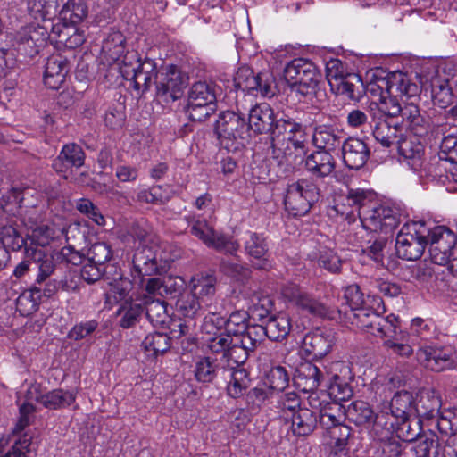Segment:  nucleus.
<instances>
[{
	"label": "nucleus",
	"instance_id": "obj_1",
	"mask_svg": "<svg viewBox=\"0 0 457 457\" xmlns=\"http://www.w3.org/2000/svg\"><path fill=\"white\" fill-rule=\"evenodd\" d=\"M422 60L411 54H402V95L407 101L402 106V127L413 134L414 138L402 137V163L415 172L423 166L424 148L419 140L427 132L426 120L421 115L418 103L422 87Z\"/></svg>",
	"mask_w": 457,
	"mask_h": 457
},
{
	"label": "nucleus",
	"instance_id": "obj_2",
	"mask_svg": "<svg viewBox=\"0 0 457 457\" xmlns=\"http://www.w3.org/2000/svg\"><path fill=\"white\" fill-rule=\"evenodd\" d=\"M368 89L372 93L380 91L379 105L375 104V106L385 117L383 122L375 125L372 134L383 146L395 145L400 154V71L389 72L386 76L374 74V80L369 84Z\"/></svg>",
	"mask_w": 457,
	"mask_h": 457
},
{
	"label": "nucleus",
	"instance_id": "obj_3",
	"mask_svg": "<svg viewBox=\"0 0 457 457\" xmlns=\"http://www.w3.org/2000/svg\"><path fill=\"white\" fill-rule=\"evenodd\" d=\"M372 195L363 189H349L346 203L358 208V216L364 228L380 230L385 234L393 232L398 226L397 209L387 204L372 203Z\"/></svg>",
	"mask_w": 457,
	"mask_h": 457
},
{
	"label": "nucleus",
	"instance_id": "obj_4",
	"mask_svg": "<svg viewBox=\"0 0 457 457\" xmlns=\"http://www.w3.org/2000/svg\"><path fill=\"white\" fill-rule=\"evenodd\" d=\"M184 287L180 277H163L149 278L145 284V292L141 298L148 320L155 327L164 326L170 320L167 312L166 297L179 295Z\"/></svg>",
	"mask_w": 457,
	"mask_h": 457
},
{
	"label": "nucleus",
	"instance_id": "obj_5",
	"mask_svg": "<svg viewBox=\"0 0 457 457\" xmlns=\"http://www.w3.org/2000/svg\"><path fill=\"white\" fill-rule=\"evenodd\" d=\"M119 70L123 79L129 82V87H132L139 96L150 88L158 73L153 59H141L138 53L133 50L126 52L119 63Z\"/></svg>",
	"mask_w": 457,
	"mask_h": 457
},
{
	"label": "nucleus",
	"instance_id": "obj_6",
	"mask_svg": "<svg viewBox=\"0 0 457 457\" xmlns=\"http://www.w3.org/2000/svg\"><path fill=\"white\" fill-rule=\"evenodd\" d=\"M216 85L212 81L195 82L187 92L185 107L188 119L202 122L213 114L217 108Z\"/></svg>",
	"mask_w": 457,
	"mask_h": 457
},
{
	"label": "nucleus",
	"instance_id": "obj_7",
	"mask_svg": "<svg viewBox=\"0 0 457 457\" xmlns=\"http://www.w3.org/2000/svg\"><path fill=\"white\" fill-rule=\"evenodd\" d=\"M320 197L313 178H302L288 184L284 198L286 210L293 216H303Z\"/></svg>",
	"mask_w": 457,
	"mask_h": 457
},
{
	"label": "nucleus",
	"instance_id": "obj_8",
	"mask_svg": "<svg viewBox=\"0 0 457 457\" xmlns=\"http://www.w3.org/2000/svg\"><path fill=\"white\" fill-rule=\"evenodd\" d=\"M284 78L293 91L307 96L316 92L321 75L312 62L298 58L285 67Z\"/></svg>",
	"mask_w": 457,
	"mask_h": 457
},
{
	"label": "nucleus",
	"instance_id": "obj_9",
	"mask_svg": "<svg viewBox=\"0 0 457 457\" xmlns=\"http://www.w3.org/2000/svg\"><path fill=\"white\" fill-rule=\"evenodd\" d=\"M215 132L222 147L235 151L249 137L248 127L241 114L227 111L220 113L215 123Z\"/></svg>",
	"mask_w": 457,
	"mask_h": 457
},
{
	"label": "nucleus",
	"instance_id": "obj_10",
	"mask_svg": "<svg viewBox=\"0 0 457 457\" xmlns=\"http://www.w3.org/2000/svg\"><path fill=\"white\" fill-rule=\"evenodd\" d=\"M441 405V398L435 390L422 389L415 395L411 392L402 390V407L404 408V413L418 418L420 422L436 418Z\"/></svg>",
	"mask_w": 457,
	"mask_h": 457
},
{
	"label": "nucleus",
	"instance_id": "obj_11",
	"mask_svg": "<svg viewBox=\"0 0 457 457\" xmlns=\"http://www.w3.org/2000/svg\"><path fill=\"white\" fill-rule=\"evenodd\" d=\"M189 233L199 239L206 246L219 252L234 254L239 249V244L232 237L217 232L204 219L186 217Z\"/></svg>",
	"mask_w": 457,
	"mask_h": 457
},
{
	"label": "nucleus",
	"instance_id": "obj_12",
	"mask_svg": "<svg viewBox=\"0 0 457 457\" xmlns=\"http://www.w3.org/2000/svg\"><path fill=\"white\" fill-rule=\"evenodd\" d=\"M428 228L423 220H408L402 226V259L418 260L428 245Z\"/></svg>",
	"mask_w": 457,
	"mask_h": 457
},
{
	"label": "nucleus",
	"instance_id": "obj_13",
	"mask_svg": "<svg viewBox=\"0 0 457 457\" xmlns=\"http://www.w3.org/2000/svg\"><path fill=\"white\" fill-rule=\"evenodd\" d=\"M456 239L455 234L445 226L428 228V252L431 262L445 265L451 259L453 260Z\"/></svg>",
	"mask_w": 457,
	"mask_h": 457
},
{
	"label": "nucleus",
	"instance_id": "obj_14",
	"mask_svg": "<svg viewBox=\"0 0 457 457\" xmlns=\"http://www.w3.org/2000/svg\"><path fill=\"white\" fill-rule=\"evenodd\" d=\"M159 244L152 242L151 245L142 244L135 249L131 260L130 274L132 278L142 284L144 278L153 276L160 270Z\"/></svg>",
	"mask_w": 457,
	"mask_h": 457
},
{
	"label": "nucleus",
	"instance_id": "obj_15",
	"mask_svg": "<svg viewBox=\"0 0 457 457\" xmlns=\"http://www.w3.org/2000/svg\"><path fill=\"white\" fill-rule=\"evenodd\" d=\"M281 294L285 301L299 312L321 318L328 315V308L323 303L295 284L284 286Z\"/></svg>",
	"mask_w": 457,
	"mask_h": 457
},
{
	"label": "nucleus",
	"instance_id": "obj_16",
	"mask_svg": "<svg viewBox=\"0 0 457 457\" xmlns=\"http://www.w3.org/2000/svg\"><path fill=\"white\" fill-rule=\"evenodd\" d=\"M234 85L237 89L253 95L260 94L264 97H271L275 94L269 76L264 73L255 75L247 66L238 68L234 77Z\"/></svg>",
	"mask_w": 457,
	"mask_h": 457
},
{
	"label": "nucleus",
	"instance_id": "obj_17",
	"mask_svg": "<svg viewBox=\"0 0 457 457\" xmlns=\"http://www.w3.org/2000/svg\"><path fill=\"white\" fill-rule=\"evenodd\" d=\"M29 401H36L49 410H58L70 406L75 402L76 395L72 392L58 388L46 394L41 392L40 385L33 384L27 390Z\"/></svg>",
	"mask_w": 457,
	"mask_h": 457
},
{
	"label": "nucleus",
	"instance_id": "obj_18",
	"mask_svg": "<svg viewBox=\"0 0 457 457\" xmlns=\"http://www.w3.org/2000/svg\"><path fill=\"white\" fill-rule=\"evenodd\" d=\"M86 154L82 147L75 143L65 144L59 154L53 160V170L67 178V174L73 168L79 169L85 163Z\"/></svg>",
	"mask_w": 457,
	"mask_h": 457
},
{
	"label": "nucleus",
	"instance_id": "obj_19",
	"mask_svg": "<svg viewBox=\"0 0 457 457\" xmlns=\"http://www.w3.org/2000/svg\"><path fill=\"white\" fill-rule=\"evenodd\" d=\"M155 83L156 95L165 103L180 98L186 87L185 79L175 67L170 68L165 74H162L160 80Z\"/></svg>",
	"mask_w": 457,
	"mask_h": 457
},
{
	"label": "nucleus",
	"instance_id": "obj_20",
	"mask_svg": "<svg viewBox=\"0 0 457 457\" xmlns=\"http://www.w3.org/2000/svg\"><path fill=\"white\" fill-rule=\"evenodd\" d=\"M47 31L44 27L29 26L22 29L17 37V50L23 55L33 57L46 43Z\"/></svg>",
	"mask_w": 457,
	"mask_h": 457
},
{
	"label": "nucleus",
	"instance_id": "obj_21",
	"mask_svg": "<svg viewBox=\"0 0 457 457\" xmlns=\"http://www.w3.org/2000/svg\"><path fill=\"white\" fill-rule=\"evenodd\" d=\"M341 147L343 162L350 170L362 168L370 158L368 145L357 137H348L344 140Z\"/></svg>",
	"mask_w": 457,
	"mask_h": 457
},
{
	"label": "nucleus",
	"instance_id": "obj_22",
	"mask_svg": "<svg viewBox=\"0 0 457 457\" xmlns=\"http://www.w3.org/2000/svg\"><path fill=\"white\" fill-rule=\"evenodd\" d=\"M337 162L332 153L316 149L304 159V168L313 177L325 179L336 169Z\"/></svg>",
	"mask_w": 457,
	"mask_h": 457
},
{
	"label": "nucleus",
	"instance_id": "obj_23",
	"mask_svg": "<svg viewBox=\"0 0 457 457\" xmlns=\"http://www.w3.org/2000/svg\"><path fill=\"white\" fill-rule=\"evenodd\" d=\"M312 145L316 149L333 153L342 146L344 138L342 131L332 125H317L312 136Z\"/></svg>",
	"mask_w": 457,
	"mask_h": 457
},
{
	"label": "nucleus",
	"instance_id": "obj_24",
	"mask_svg": "<svg viewBox=\"0 0 457 457\" xmlns=\"http://www.w3.org/2000/svg\"><path fill=\"white\" fill-rule=\"evenodd\" d=\"M381 302V298L373 296L371 304L359 308V310L351 311L348 314V320L358 328L374 335L376 327H378L381 320L378 311L375 309V305L378 307Z\"/></svg>",
	"mask_w": 457,
	"mask_h": 457
},
{
	"label": "nucleus",
	"instance_id": "obj_25",
	"mask_svg": "<svg viewBox=\"0 0 457 457\" xmlns=\"http://www.w3.org/2000/svg\"><path fill=\"white\" fill-rule=\"evenodd\" d=\"M333 345L334 338L330 333L316 330L305 335L302 349L308 356L320 359L331 351Z\"/></svg>",
	"mask_w": 457,
	"mask_h": 457
},
{
	"label": "nucleus",
	"instance_id": "obj_26",
	"mask_svg": "<svg viewBox=\"0 0 457 457\" xmlns=\"http://www.w3.org/2000/svg\"><path fill=\"white\" fill-rule=\"evenodd\" d=\"M69 72V62L62 54H53L47 58L44 72V83L51 89H58Z\"/></svg>",
	"mask_w": 457,
	"mask_h": 457
},
{
	"label": "nucleus",
	"instance_id": "obj_27",
	"mask_svg": "<svg viewBox=\"0 0 457 457\" xmlns=\"http://www.w3.org/2000/svg\"><path fill=\"white\" fill-rule=\"evenodd\" d=\"M324 379V373L311 362L302 363L296 370L294 384L303 392H314Z\"/></svg>",
	"mask_w": 457,
	"mask_h": 457
},
{
	"label": "nucleus",
	"instance_id": "obj_28",
	"mask_svg": "<svg viewBox=\"0 0 457 457\" xmlns=\"http://www.w3.org/2000/svg\"><path fill=\"white\" fill-rule=\"evenodd\" d=\"M222 377L224 379L229 378L227 392L233 398L242 396L251 384L248 372L241 367H234L230 364L228 367H222Z\"/></svg>",
	"mask_w": 457,
	"mask_h": 457
},
{
	"label": "nucleus",
	"instance_id": "obj_29",
	"mask_svg": "<svg viewBox=\"0 0 457 457\" xmlns=\"http://www.w3.org/2000/svg\"><path fill=\"white\" fill-rule=\"evenodd\" d=\"M275 114L274 110L266 103L254 105L248 114V131L253 130L256 134L268 133Z\"/></svg>",
	"mask_w": 457,
	"mask_h": 457
},
{
	"label": "nucleus",
	"instance_id": "obj_30",
	"mask_svg": "<svg viewBox=\"0 0 457 457\" xmlns=\"http://www.w3.org/2000/svg\"><path fill=\"white\" fill-rule=\"evenodd\" d=\"M270 127L268 132L270 139L286 140L289 135H304L303 125L287 114H275Z\"/></svg>",
	"mask_w": 457,
	"mask_h": 457
},
{
	"label": "nucleus",
	"instance_id": "obj_31",
	"mask_svg": "<svg viewBox=\"0 0 457 457\" xmlns=\"http://www.w3.org/2000/svg\"><path fill=\"white\" fill-rule=\"evenodd\" d=\"M417 359L433 371L440 372L453 367L450 354L441 348H425L417 352Z\"/></svg>",
	"mask_w": 457,
	"mask_h": 457
},
{
	"label": "nucleus",
	"instance_id": "obj_32",
	"mask_svg": "<svg viewBox=\"0 0 457 457\" xmlns=\"http://www.w3.org/2000/svg\"><path fill=\"white\" fill-rule=\"evenodd\" d=\"M437 442L435 435L422 433L414 439H402V455L404 457H430Z\"/></svg>",
	"mask_w": 457,
	"mask_h": 457
},
{
	"label": "nucleus",
	"instance_id": "obj_33",
	"mask_svg": "<svg viewBox=\"0 0 457 457\" xmlns=\"http://www.w3.org/2000/svg\"><path fill=\"white\" fill-rule=\"evenodd\" d=\"M126 38L120 31H112L104 39L102 45L103 59L108 63L121 62L125 52Z\"/></svg>",
	"mask_w": 457,
	"mask_h": 457
},
{
	"label": "nucleus",
	"instance_id": "obj_34",
	"mask_svg": "<svg viewBox=\"0 0 457 457\" xmlns=\"http://www.w3.org/2000/svg\"><path fill=\"white\" fill-rule=\"evenodd\" d=\"M290 429L295 436L310 435L317 426V417L308 408L298 409L289 416Z\"/></svg>",
	"mask_w": 457,
	"mask_h": 457
},
{
	"label": "nucleus",
	"instance_id": "obj_35",
	"mask_svg": "<svg viewBox=\"0 0 457 457\" xmlns=\"http://www.w3.org/2000/svg\"><path fill=\"white\" fill-rule=\"evenodd\" d=\"M402 278L409 281H416L421 287L429 289L436 281V275L431 264L421 262L402 267Z\"/></svg>",
	"mask_w": 457,
	"mask_h": 457
},
{
	"label": "nucleus",
	"instance_id": "obj_36",
	"mask_svg": "<svg viewBox=\"0 0 457 457\" xmlns=\"http://www.w3.org/2000/svg\"><path fill=\"white\" fill-rule=\"evenodd\" d=\"M139 298L134 300L129 297L121 303L116 311L117 317L120 318L119 325L122 328H129L137 324L145 312L143 303H137Z\"/></svg>",
	"mask_w": 457,
	"mask_h": 457
},
{
	"label": "nucleus",
	"instance_id": "obj_37",
	"mask_svg": "<svg viewBox=\"0 0 457 457\" xmlns=\"http://www.w3.org/2000/svg\"><path fill=\"white\" fill-rule=\"evenodd\" d=\"M291 321L290 316L286 312L269 317L264 323L266 337L272 341L284 340L292 329Z\"/></svg>",
	"mask_w": 457,
	"mask_h": 457
},
{
	"label": "nucleus",
	"instance_id": "obj_38",
	"mask_svg": "<svg viewBox=\"0 0 457 457\" xmlns=\"http://www.w3.org/2000/svg\"><path fill=\"white\" fill-rule=\"evenodd\" d=\"M312 406L320 409V423L325 429L338 425L345 416V409L339 403L323 400L319 403L318 406L314 403H312Z\"/></svg>",
	"mask_w": 457,
	"mask_h": 457
},
{
	"label": "nucleus",
	"instance_id": "obj_39",
	"mask_svg": "<svg viewBox=\"0 0 457 457\" xmlns=\"http://www.w3.org/2000/svg\"><path fill=\"white\" fill-rule=\"evenodd\" d=\"M26 258H31L33 262L38 265V274L36 283L41 285L46 281L54 270V263L53 259L46 254L42 249H38L32 245H25Z\"/></svg>",
	"mask_w": 457,
	"mask_h": 457
},
{
	"label": "nucleus",
	"instance_id": "obj_40",
	"mask_svg": "<svg viewBox=\"0 0 457 457\" xmlns=\"http://www.w3.org/2000/svg\"><path fill=\"white\" fill-rule=\"evenodd\" d=\"M345 416L357 426L371 424L378 418V415L375 414L370 405L367 402L361 400L353 402L345 409Z\"/></svg>",
	"mask_w": 457,
	"mask_h": 457
},
{
	"label": "nucleus",
	"instance_id": "obj_41",
	"mask_svg": "<svg viewBox=\"0 0 457 457\" xmlns=\"http://www.w3.org/2000/svg\"><path fill=\"white\" fill-rule=\"evenodd\" d=\"M399 326L398 317L391 314L384 320V324H378L376 331L384 338V346L392 349L395 353H400V343L398 342L397 328Z\"/></svg>",
	"mask_w": 457,
	"mask_h": 457
},
{
	"label": "nucleus",
	"instance_id": "obj_42",
	"mask_svg": "<svg viewBox=\"0 0 457 457\" xmlns=\"http://www.w3.org/2000/svg\"><path fill=\"white\" fill-rule=\"evenodd\" d=\"M216 277L212 274H197L191 279V292L207 303L216 291Z\"/></svg>",
	"mask_w": 457,
	"mask_h": 457
},
{
	"label": "nucleus",
	"instance_id": "obj_43",
	"mask_svg": "<svg viewBox=\"0 0 457 457\" xmlns=\"http://www.w3.org/2000/svg\"><path fill=\"white\" fill-rule=\"evenodd\" d=\"M431 98L435 105L446 108L453 100L450 82L445 78L435 76L430 81Z\"/></svg>",
	"mask_w": 457,
	"mask_h": 457
},
{
	"label": "nucleus",
	"instance_id": "obj_44",
	"mask_svg": "<svg viewBox=\"0 0 457 457\" xmlns=\"http://www.w3.org/2000/svg\"><path fill=\"white\" fill-rule=\"evenodd\" d=\"M274 309L273 299L270 295H254L252 298V304L248 313L253 320L265 323Z\"/></svg>",
	"mask_w": 457,
	"mask_h": 457
},
{
	"label": "nucleus",
	"instance_id": "obj_45",
	"mask_svg": "<svg viewBox=\"0 0 457 457\" xmlns=\"http://www.w3.org/2000/svg\"><path fill=\"white\" fill-rule=\"evenodd\" d=\"M245 253L256 260H265L269 252V246L265 237L256 232H248L247 238L244 242Z\"/></svg>",
	"mask_w": 457,
	"mask_h": 457
},
{
	"label": "nucleus",
	"instance_id": "obj_46",
	"mask_svg": "<svg viewBox=\"0 0 457 457\" xmlns=\"http://www.w3.org/2000/svg\"><path fill=\"white\" fill-rule=\"evenodd\" d=\"M353 79L355 81L360 82V77L355 73H351L346 71L345 63L338 59H331L327 62L326 65V78L329 84L330 88L332 87L339 86L338 82L345 78Z\"/></svg>",
	"mask_w": 457,
	"mask_h": 457
},
{
	"label": "nucleus",
	"instance_id": "obj_47",
	"mask_svg": "<svg viewBox=\"0 0 457 457\" xmlns=\"http://www.w3.org/2000/svg\"><path fill=\"white\" fill-rule=\"evenodd\" d=\"M171 198L170 194L163 186L154 185L149 188H143L137 195V201L142 204L154 205L166 204Z\"/></svg>",
	"mask_w": 457,
	"mask_h": 457
},
{
	"label": "nucleus",
	"instance_id": "obj_48",
	"mask_svg": "<svg viewBox=\"0 0 457 457\" xmlns=\"http://www.w3.org/2000/svg\"><path fill=\"white\" fill-rule=\"evenodd\" d=\"M141 345L148 355L157 356L170 349V338L167 334L155 332L147 335Z\"/></svg>",
	"mask_w": 457,
	"mask_h": 457
},
{
	"label": "nucleus",
	"instance_id": "obj_49",
	"mask_svg": "<svg viewBox=\"0 0 457 457\" xmlns=\"http://www.w3.org/2000/svg\"><path fill=\"white\" fill-rule=\"evenodd\" d=\"M56 9L57 0H27V11L35 20L51 19Z\"/></svg>",
	"mask_w": 457,
	"mask_h": 457
},
{
	"label": "nucleus",
	"instance_id": "obj_50",
	"mask_svg": "<svg viewBox=\"0 0 457 457\" xmlns=\"http://www.w3.org/2000/svg\"><path fill=\"white\" fill-rule=\"evenodd\" d=\"M87 14V8L83 0H68L60 11L62 21L72 25L79 23Z\"/></svg>",
	"mask_w": 457,
	"mask_h": 457
},
{
	"label": "nucleus",
	"instance_id": "obj_51",
	"mask_svg": "<svg viewBox=\"0 0 457 457\" xmlns=\"http://www.w3.org/2000/svg\"><path fill=\"white\" fill-rule=\"evenodd\" d=\"M219 372L222 373V368H219L210 357L202 358L195 363V377L198 382L211 383Z\"/></svg>",
	"mask_w": 457,
	"mask_h": 457
},
{
	"label": "nucleus",
	"instance_id": "obj_52",
	"mask_svg": "<svg viewBox=\"0 0 457 457\" xmlns=\"http://www.w3.org/2000/svg\"><path fill=\"white\" fill-rule=\"evenodd\" d=\"M328 395L333 402L339 403L349 400L353 395L352 386L338 375H334L328 386Z\"/></svg>",
	"mask_w": 457,
	"mask_h": 457
},
{
	"label": "nucleus",
	"instance_id": "obj_53",
	"mask_svg": "<svg viewBox=\"0 0 457 457\" xmlns=\"http://www.w3.org/2000/svg\"><path fill=\"white\" fill-rule=\"evenodd\" d=\"M208 303H204L192 292L185 293L177 302L178 310L186 317L193 318L204 307H208Z\"/></svg>",
	"mask_w": 457,
	"mask_h": 457
},
{
	"label": "nucleus",
	"instance_id": "obj_54",
	"mask_svg": "<svg viewBox=\"0 0 457 457\" xmlns=\"http://www.w3.org/2000/svg\"><path fill=\"white\" fill-rule=\"evenodd\" d=\"M254 352L253 349L246 348V344L239 337H235L224 359L228 362L232 361L236 366L241 367L249 357L250 353Z\"/></svg>",
	"mask_w": 457,
	"mask_h": 457
},
{
	"label": "nucleus",
	"instance_id": "obj_55",
	"mask_svg": "<svg viewBox=\"0 0 457 457\" xmlns=\"http://www.w3.org/2000/svg\"><path fill=\"white\" fill-rule=\"evenodd\" d=\"M249 318L248 312L243 310L234 311L228 318H225L226 331L233 337H239L247 328Z\"/></svg>",
	"mask_w": 457,
	"mask_h": 457
},
{
	"label": "nucleus",
	"instance_id": "obj_56",
	"mask_svg": "<svg viewBox=\"0 0 457 457\" xmlns=\"http://www.w3.org/2000/svg\"><path fill=\"white\" fill-rule=\"evenodd\" d=\"M0 241L3 245L1 247H4L6 250L19 251L25 245L24 238L16 228L12 226L0 228Z\"/></svg>",
	"mask_w": 457,
	"mask_h": 457
},
{
	"label": "nucleus",
	"instance_id": "obj_57",
	"mask_svg": "<svg viewBox=\"0 0 457 457\" xmlns=\"http://www.w3.org/2000/svg\"><path fill=\"white\" fill-rule=\"evenodd\" d=\"M313 258L317 259L320 266L330 272H339L342 261L339 256L331 249L320 247L319 253H313Z\"/></svg>",
	"mask_w": 457,
	"mask_h": 457
},
{
	"label": "nucleus",
	"instance_id": "obj_58",
	"mask_svg": "<svg viewBox=\"0 0 457 457\" xmlns=\"http://www.w3.org/2000/svg\"><path fill=\"white\" fill-rule=\"evenodd\" d=\"M112 257V250L109 245L104 242H99L94 244L89 251H88V260L91 262L105 268L111 270H117L116 267L112 265L104 266L105 262L109 261Z\"/></svg>",
	"mask_w": 457,
	"mask_h": 457
},
{
	"label": "nucleus",
	"instance_id": "obj_59",
	"mask_svg": "<svg viewBox=\"0 0 457 457\" xmlns=\"http://www.w3.org/2000/svg\"><path fill=\"white\" fill-rule=\"evenodd\" d=\"M345 297L351 307V311L359 310V308L372 303V297L368 295L367 298H365L364 294L356 284L350 285L345 288Z\"/></svg>",
	"mask_w": 457,
	"mask_h": 457
},
{
	"label": "nucleus",
	"instance_id": "obj_60",
	"mask_svg": "<svg viewBox=\"0 0 457 457\" xmlns=\"http://www.w3.org/2000/svg\"><path fill=\"white\" fill-rule=\"evenodd\" d=\"M234 338L235 337L227 331L208 337L205 340L209 349L212 353H222V357L224 358Z\"/></svg>",
	"mask_w": 457,
	"mask_h": 457
},
{
	"label": "nucleus",
	"instance_id": "obj_61",
	"mask_svg": "<svg viewBox=\"0 0 457 457\" xmlns=\"http://www.w3.org/2000/svg\"><path fill=\"white\" fill-rule=\"evenodd\" d=\"M76 209L81 214H84L88 219L92 220L98 226L105 225V218L91 200L87 198L79 199L76 202Z\"/></svg>",
	"mask_w": 457,
	"mask_h": 457
},
{
	"label": "nucleus",
	"instance_id": "obj_62",
	"mask_svg": "<svg viewBox=\"0 0 457 457\" xmlns=\"http://www.w3.org/2000/svg\"><path fill=\"white\" fill-rule=\"evenodd\" d=\"M265 336L266 329L264 323L262 325L252 326L248 324L247 328L242 335H239V337L246 344V348L248 347V349H253L255 351Z\"/></svg>",
	"mask_w": 457,
	"mask_h": 457
},
{
	"label": "nucleus",
	"instance_id": "obj_63",
	"mask_svg": "<svg viewBox=\"0 0 457 457\" xmlns=\"http://www.w3.org/2000/svg\"><path fill=\"white\" fill-rule=\"evenodd\" d=\"M439 159L457 164V134L445 136L440 144Z\"/></svg>",
	"mask_w": 457,
	"mask_h": 457
},
{
	"label": "nucleus",
	"instance_id": "obj_64",
	"mask_svg": "<svg viewBox=\"0 0 457 457\" xmlns=\"http://www.w3.org/2000/svg\"><path fill=\"white\" fill-rule=\"evenodd\" d=\"M422 422L418 418L411 417L402 410V439H414L422 434Z\"/></svg>",
	"mask_w": 457,
	"mask_h": 457
}]
</instances>
